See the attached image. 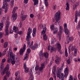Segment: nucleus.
<instances>
[{"instance_id":"nucleus-47","label":"nucleus","mask_w":80,"mask_h":80,"mask_svg":"<svg viewBox=\"0 0 80 80\" xmlns=\"http://www.w3.org/2000/svg\"><path fill=\"white\" fill-rule=\"evenodd\" d=\"M2 8H0V15H1L2 14V12H3Z\"/></svg>"},{"instance_id":"nucleus-46","label":"nucleus","mask_w":80,"mask_h":80,"mask_svg":"<svg viewBox=\"0 0 80 80\" xmlns=\"http://www.w3.org/2000/svg\"><path fill=\"white\" fill-rule=\"evenodd\" d=\"M33 41H32L31 45L30 46V48H31V47H33Z\"/></svg>"},{"instance_id":"nucleus-14","label":"nucleus","mask_w":80,"mask_h":80,"mask_svg":"<svg viewBox=\"0 0 80 80\" xmlns=\"http://www.w3.org/2000/svg\"><path fill=\"white\" fill-rule=\"evenodd\" d=\"M37 47H38V44L36 43L32 47H31V49L33 50H35L36 48H37Z\"/></svg>"},{"instance_id":"nucleus-11","label":"nucleus","mask_w":80,"mask_h":80,"mask_svg":"<svg viewBox=\"0 0 80 80\" xmlns=\"http://www.w3.org/2000/svg\"><path fill=\"white\" fill-rule=\"evenodd\" d=\"M24 68L25 69V73H28L29 71V69L26 67V63H24Z\"/></svg>"},{"instance_id":"nucleus-64","label":"nucleus","mask_w":80,"mask_h":80,"mask_svg":"<svg viewBox=\"0 0 80 80\" xmlns=\"http://www.w3.org/2000/svg\"><path fill=\"white\" fill-rule=\"evenodd\" d=\"M28 80H33V77H32V78L29 77V78Z\"/></svg>"},{"instance_id":"nucleus-20","label":"nucleus","mask_w":80,"mask_h":80,"mask_svg":"<svg viewBox=\"0 0 80 80\" xmlns=\"http://www.w3.org/2000/svg\"><path fill=\"white\" fill-rule=\"evenodd\" d=\"M13 20H15L17 18V13H13V15L12 16Z\"/></svg>"},{"instance_id":"nucleus-56","label":"nucleus","mask_w":80,"mask_h":80,"mask_svg":"<svg viewBox=\"0 0 80 80\" xmlns=\"http://www.w3.org/2000/svg\"><path fill=\"white\" fill-rule=\"evenodd\" d=\"M37 74L38 75H39L40 74V72H36V73H35V74Z\"/></svg>"},{"instance_id":"nucleus-28","label":"nucleus","mask_w":80,"mask_h":80,"mask_svg":"<svg viewBox=\"0 0 80 80\" xmlns=\"http://www.w3.org/2000/svg\"><path fill=\"white\" fill-rule=\"evenodd\" d=\"M77 30H80V21H79L78 24V25L76 27Z\"/></svg>"},{"instance_id":"nucleus-25","label":"nucleus","mask_w":80,"mask_h":80,"mask_svg":"<svg viewBox=\"0 0 80 80\" xmlns=\"http://www.w3.org/2000/svg\"><path fill=\"white\" fill-rule=\"evenodd\" d=\"M32 1L34 2V5L35 6L38 3V0H32Z\"/></svg>"},{"instance_id":"nucleus-55","label":"nucleus","mask_w":80,"mask_h":80,"mask_svg":"<svg viewBox=\"0 0 80 80\" xmlns=\"http://www.w3.org/2000/svg\"><path fill=\"white\" fill-rule=\"evenodd\" d=\"M28 0H24V3L27 4L28 3Z\"/></svg>"},{"instance_id":"nucleus-18","label":"nucleus","mask_w":80,"mask_h":80,"mask_svg":"<svg viewBox=\"0 0 80 80\" xmlns=\"http://www.w3.org/2000/svg\"><path fill=\"white\" fill-rule=\"evenodd\" d=\"M67 43H69V42L70 41H72L73 40V38L72 37H70L69 38V37L68 36L67 37Z\"/></svg>"},{"instance_id":"nucleus-41","label":"nucleus","mask_w":80,"mask_h":80,"mask_svg":"<svg viewBox=\"0 0 80 80\" xmlns=\"http://www.w3.org/2000/svg\"><path fill=\"white\" fill-rule=\"evenodd\" d=\"M27 47H29L30 46V41H27Z\"/></svg>"},{"instance_id":"nucleus-15","label":"nucleus","mask_w":80,"mask_h":80,"mask_svg":"<svg viewBox=\"0 0 80 80\" xmlns=\"http://www.w3.org/2000/svg\"><path fill=\"white\" fill-rule=\"evenodd\" d=\"M70 50H72V51H73L75 50V47H73L72 45H70L69 46V52L70 53Z\"/></svg>"},{"instance_id":"nucleus-7","label":"nucleus","mask_w":80,"mask_h":80,"mask_svg":"<svg viewBox=\"0 0 80 80\" xmlns=\"http://www.w3.org/2000/svg\"><path fill=\"white\" fill-rule=\"evenodd\" d=\"M64 27L66 35H69L70 34V32H69V30L67 28V24L65 23L64 24Z\"/></svg>"},{"instance_id":"nucleus-59","label":"nucleus","mask_w":80,"mask_h":80,"mask_svg":"<svg viewBox=\"0 0 80 80\" xmlns=\"http://www.w3.org/2000/svg\"><path fill=\"white\" fill-rule=\"evenodd\" d=\"M70 1L73 3H75V0H70Z\"/></svg>"},{"instance_id":"nucleus-45","label":"nucleus","mask_w":80,"mask_h":80,"mask_svg":"<svg viewBox=\"0 0 80 80\" xmlns=\"http://www.w3.org/2000/svg\"><path fill=\"white\" fill-rule=\"evenodd\" d=\"M26 18V16H25V15H23L22 16V20H24Z\"/></svg>"},{"instance_id":"nucleus-32","label":"nucleus","mask_w":80,"mask_h":80,"mask_svg":"<svg viewBox=\"0 0 80 80\" xmlns=\"http://www.w3.org/2000/svg\"><path fill=\"white\" fill-rule=\"evenodd\" d=\"M8 46V42H5L4 44V48H7V47Z\"/></svg>"},{"instance_id":"nucleus-33","label":"nucleus","mask_w":80,"mask_h":80,"mask_svg":"<svg viewBox=\"0 0 80 80\" xmlns=\"http://www.w3.org/2000/svg\"><path fill=\"white\" fill-rule=\"evenodd\" d=\"M59 33H60V32H61V33L62 32V30H63V28L62 27V26H60L59 27Z\"/></svg>"},{"instance_id":"nucleus-54","label":"nucleus","mask_w":80,"mask_h":80,"mask_svg":"<svg viewBox=\"0 0 80 80\" xmlns=\"http://www.w3.org/2000/svg\"><path fill=\"white\" fill-rule=\"evenodd\" d=\"M65 56L66 57H68V53L67 52V51H65Z\"/></svg>"},{"instance_id":"nucleus-38","label":"nucleus","mask_w":80,"mask_h":80,"mask_svg":"<svg viewBox=\"0 0 80 80\" xmlns=\"http://www.w3.org/2000/svg\"><path fill=\"white\" fill-rule=\"evenodd\" d=\"M39 55H40V56H41V57H42V56H43V55L44 54H43V52H42V51H40V52L39 54Z\"/></svg>"},{"instance_id":"nucleus-51","label":"nucleus","mask_w":80,"mask_h":80,"mask_svg":"<svg viewBox=\"0 0 80 80\" xmlns=\"http://www.w3.org/2000/svg\"><path fill=\"white\" fill-rule=\"evenodd\" d=\"M31 52V51L30 50V48H28L27 49V52L28 53H30Z\"/></svg>"},{"instance_id":"nucleus-60","label":"nucleus","mask_w":80,"mask_h":80,"mask_svg":"<svg viewBox=\"0 0 80 80\" xmlns=\"http://www.w3.org/2000/svg\"><path fill=\"white\" fill-rule=\"evenodd\" d=\"M3 80H7V76H4L3 78Z\"/></svg>"},{"instance_id":"nucleus-22","label":"nucleus","mask_w":80,"mask_h":80,"mask_svg":"<svg viewBox=\"0 0 80 80\" xmlns=\"http://www.w3.org/2000/svg\"><path fill=\"white\" fill-rule=\"evenodd\" d=\"M13 29V32H14L16 33H17V32L18 30V28L15 26H14Z\"/></svg>"},{"instance_id":"nucleus-63","label":"nucleus","mask_w":80,"mask_h":80,"mask_svg":"<svg viewBox=\"0 0 80 80\" xmlns=\"http://www.w3.org/2000/svg\"><path fill=\"white\" fill-rule=\"evenodd\" d=\"M30 16L31 18H33L34 17V15L32 14H30Z\"/></svg>"},{"instance_id":"nucleus-40","label":"nucleus","mask_w":80,"mask_h":80,"mask_svg":"<svg viewBox=\"0 0 80 80\" xmlns=\"http://www.w3.org/2000/svg\"><path fill=\"white\" fill-rule=\"evenodd\" d=\"M39 67L38 66V65H36L35 68V70L37 71V70H39Z\"/></svg>"},{"instance_id":"nucleus-9","label":"nucleus","mask_w":80,"mask_h":80,"mask_svg":"<svg viewBox=\"0 0 80 80\" xmlns=\"http://www.w3.org/2000/svg\"><path fill=\"white\" fill-rule=\"evenodd\" d=\"M60 61H61V58L60 57H58V56L56 55V60H55V63L58 65Z\"/></svg>"},{"instance_id":"nucleus-27","label":"nucleus","mask_w":80,"mask_h":80,"mask_svg":"<svg viewBox=\"0 0 80 80\" xmlns=\"http://www.w3.org/2000/svg\"><path fill=\"white\" fill-rule=\"evenodd\" d=\"M3 23L1 22L0 23V31L2 30V28H3Z\"/></svg>"},{"instance_id":"nucleus-49","label":"nucleus","mask_w":80,"mask_h":80,"mask_svg":"<svg viewBox=\"0 0 80 80\" xmlns=\"http://www.w3.org/2000/svg\"><path fill=\"white\" fill-rule=\"evenodd\" d=\"M28 58V54H26V56H25L24 58V60H25L26 59H27V58Z\"/></svg>"},{"instance_id":"nucleus-1","label":"nucleus","mask_w":80,"mask_h":80,"mask_svg":"<svg viewBox=\"0 0 80 80\" xmlns=\"http://www.w3.org/2000/svg\"><path fill=\"white\" fill-rule=\"evenodd\" d=\"M64 75H63V73H61L59 72V70H58L56 71V74L58 78H59V80L61 79V80H65V77L66 78L67 77L68 73L69 72V70L68 69V68L66 67L64 69Z\"/></svg>"},{"instance_id":"nucleus-42","label":"nucleus","mask_w":80,"mask_h":80,"mask_svg":"<svg viewBox=\"0 0 80 80\" xmlns=\"http://www.w3.org/2000/svg\"><path fill=\"white\" fill-rule=\"evenodd\" d=\"M40 10L42 12H43L44 11V6H42V8H41Z\"/></svg>"},{"instance_id":"nucleus-3","label":"nucleus","mask_w":80,"mask_h":80,"mask_svg":"<svg viewBox=\"0 0 80 80\" xmlns=\"http://www.w3.org/2000/svg\"><path fill=\"white\" fill-rule=\"evenodd\" d=\"M10 1V0H4L3 2V5L4 6H2V8L3 9H5V13H7L8 10V4H7V3L6 2H9Z\"/></svg>"},{"instance_id":"nucleus-21","label":"nucleus","mask_w":80,"mask_h":80,"mask_svg":"<svg viewBox=\"0 0 80 80\" xmlns=\"http://www.w3.org/2000/svg\"><path fill=\"white\" fill-rule=\"evenodd\" d=\"M53 32V34L54 35H55V34H56V33H58V29L57 28H55Z\"/></svg>"},{"instance_id":"nucleus-35","label":"nucleus","mask_w":80,"mask_h":80,"mask_svg":"<svg viewBox=\"0 0 80 80\" xmlns=\"http://www.w3.org/2000/svg\"><path fill=\"white\" fill-rule=\"evenodd\" d=\"M50 28L51 30H53L55 28V27L54 25H52L50 26Z\"/></svg>"},{"instance_id":"nucleus-39","label":"nucleus","mask_w":80,"mask_h":80,"mask_svg":"<svg viewBox=\"0 0 80 80\" xmlns=\"http://www.w3.org/2000/svg\"><path fill=\"white\" fill-rule=\"evenodd\" d=\"M6 72V75L8 77H10V72Z\"/></svg>"},{"instance_id":"nucleus-44","label":"nucleus","mask_w":80,"mask_h":80,"mask_svg":"<svg viewBox=\"0 0 80 80\" xmlns=\"http://www.w3.org/2000/svg\"><path fill=\"white\" fill-rule=\"evenodd\" d=\"M0 67H1V69H2V68H3V67H4V65L3 64V63H2L1 64Z\"/></svg>"},{"instance_id":"nucleus-2","label":"nucleus","mask_w":80,"mask_h":80,"mask_svg":"<svg viewBox=\"0 0 80 80\" xmlns=\"http://www.w3.org/2000/svg\"><path fill=\"white\" fill-rule=\"evenodd\" d=\"M60 12L58 11L55 14L54 17L55 18V20L56 21L55 22V24L57 25H60V21L59 20H60ZM58 23V24H57Z\"/></svg>"},{"instance_id":"nucleus-61","label":"nucleus","mask_w":80,"mask_h":80,"mask_svg":"<svg viewBox=\"0 0 80 80\" xmlns=\"http://www.w3.org/2000/svg\"><path fill=\"white\" fill-rule=\"evenodd\" d=\"M13 33V31H12V29L11 28L10 29V32L9 33L10 34L12 33Z\"/></svg>"},{"instance_id":"nucleus-19","label":"nucleus","mask_w":80,"mask_h":80,"mask_svg":"<svg viewBox=\"0 0 80 80\" xmlns=\"http://www.w3.org/2000/svg\"><path fill=\"white\" fill-rule=\"evenodd\" d=\"M29 75H30V77H33V70L32 69H30V72H29Z\"/></svg>"},{"instance_id":"nucleus-57","label":"nucleus","mask_w":80,"mask_h":80,"mask_svg":"<svg viewBox=\"0 0 80 80\" xmlns=\"http://www.w3.org/2000/svg\"><path fill=\"white\" fill-rule=\"evenodd\" d=\"M77 7L75 5H74L73 7V10H75V9H76V8H77Z\"/></svg>"},{"instance_id":"nucleus-36","label":"nucleus","mask_w":80,"mask_h":80,"mask_svg":"<svg viewBox=\"0 0 80 80\" xmlns=\"http://www.w3.org/2000/svg\"><path fill=\"white\" fill-rule=\"evenodd\" d=\"M43 55L46 58H47V57H48V54L47 53H45L43 54Z\"/></svg>"},{"instance_id":"nucleus-53","label":"nucleus","mask_w":80,"mask_h":80,"mask_svg":"<svg viewBox=\"0 0 80 80\" xmlns=\"http://www.w3.org/2000/svg\"><path fill=\"white\" fill-rule=\"evenodd\" d=\"M56 8H57V6L56 5H54L52 7V8L53 10L56 9Z\"/></svg>"},{"instance_id":"nucleus-50","label":"nucleus","mask_w":80,"mask_h":80,"mask_svg":"<svg viewBox=\"0 0 80 80\" xmlns=\"http://www.w3.org/2000/svg\"><path fill=\"white\" fill-rule=\"evenodd\" d=\"M18 33V34H19V35H22V31H17Z\"/></svg>"},{"instance_id":"nucleus-58","label":"nucleus","mask_w":80,"mask_h":80,"mask_svg":"<svg viewBox=\"0 0 80 80\" xmlns=\"http://www.w3.org/2000/svg\"><path fill=\"white\" fill-rule=\"evenodd\" d=\"M37 16H38V20L40 19V18H41V16H40V15L38 14V15Z\"/></svg>"},{"instance_id":"nucleus-24","label":"nucleus","mask_w":80,"mask_h":80,"mask_svg":"<svg viewBox=\"0 0 80 80\" xmlns=\"http://www.w3.org/2000/svg\"><path fill=\"white\" fill-rule=\"evenodd\" d=\"M5 20H6V17H4L2 18L1 23H4L5 22Z\"/></svg>"},{"instance_id":"nucleus-12","label":"nucleus","mask_w":80,"mask_h":80,"mask_svg":"<svg viewBox=\"0 0 80 80\" xmlns=\"http://www.w3.org/2000/svg\"><path fill=\"white\" fill-rule=\"evenodd\" d=\"M45 67V65L43 64H41V67L39 68V70L41 72H43V68Z\"/></svg>"},{"instance_id":"nucleus-29","label":"nucleus","mask_w":80,"mask_h":80,"mask_svg":"<svg viewBox=\"0 0 80 80\" xmlns=\"http://www.w3.org/2000/svg\"><path fill=\"white\" fill-rule=\"evenodd\" d=\"M58 35H59V40H61V38H62V32L61 31L60 32H60H58Z\"/></svg>"},{"instance_id":"nucleus-16","label":"nucleus","mask_w":80,"mask_h":80,"mask_svg":"<svg viewBox=\"0 0 80 80\" xmlns=\"http://www.w3.org/2000/svg\"><path fill=\"white\" fill-rule=\"evenodd\" d=\"M57 48L58 50H59V52H60L61 54H62V52H60V51H61L60 50V49H61V45H60V44L59 43H58L57 44Z\"/></svg>"},{"instance_id":"nucleus-62","label":"nucleus","mask_w":80,"mask_h":80,"mask_svg":"<svg viewBox=\"0 0 80 80\" xmlns=\"http://www.w3.org/2000/svg\"><path fill=\"white\" fill-rule=\"evenodd\" d=\"M70 59H68L67 61V63L68 64H70Z\"/></svg>"},{"instance_id":"nucleus-30","label":"nucleus","mask_w":80,"mask_h":80,"mask_svg":"<svg viewBox=\"0 0 80 80\" xmlns=\"http://www.w3.org/2000/svg\"><path fill=\"white\" fill-rule=\"evenodd\" d=\"M17 9H18V7H17L14 8L12 13H15V12L16 11V10H17Z\"/></svg>"},{"instance_id":"nucleus-4","label":"nucleus","mask_w":80,"mask_h":80,"mask_svg":"<svg viewBox=\"0 0 80 80\" xmlns=\"http://www.w3.org/2000/svg\"><path fill=\"white\" fill-rule=\"evenodd\" d=\"M10 57L11 58L10 60L11 62H12V65H14L15 63V56L13 55V52H10Z\"/></svg>"},{"instance_id":"nucleus-34","label":"nucleus","mask_w":80,"mask_h":80,"mask_svg":"<svg viewBox=\"0 0 80 80\" xmlns=\"http://www.w3.org/2000/svg\"><path fill=\"white\" fill-rule=\"evenodd\" d=\"M45 1V4L46 7H47L48 5V2H47V0H43Z\"/></svg>"},{"instance_id":"nucleus-31","label":"nucleus","mask_w":80,"mask_h":80,"mask_svg":"<svg viewBox=\"0 0 80 80\" xmlns=\"http://www.w3.org/2000/svg\"><path fill=\"white\" fill-rule=\"evenodd\" d=\"M66 5L67 6L66 10H69V4L68 3H66Z\"/></svg>"},{"instance_id":"nucleus-6","label":"nucleus","mask_w":80,"mask_h":80,"mask_svg":"<svg viewBox=\"0 0 80 80\" xmlns=\"http://www.w3.org/2000/svg\"><path fill=\"white\" fill-rule=\"evenodd\" d=\"M9 67L10 65L8 64L5 68L3 71V72H1V75L2 76L4 75L5 74V73H6V72H8V70H9Z\"/></svg>"},{"instance_id":"nucleus-5","label":"nucleus","mask_w":80,"mask_h":80,"mask_svg":"<svg viewBox=\"0 0 80 80\" xmlns=\"http://www.w3.org/2000/svg\"><path fill=\"white\" fill-rule=\"evenodd\" d=\"M46 30H47V28L45 27L43 28L42 31L41 32L42 34L43 35V38L44 40H47L48 39L47 38V36L45 34V32H46Z\"/></svg>"},{"instance_id":"nucleus-8","label":"nucleus","mask_w":80,"mask_h":80,"mask_svg":"<svg viewBox=\"0 0 80 80\" xmlns=\"http://www.w3.org/2000/svg\"><path fill=\"white\" fill-rule=\"evenodd\" d=\"M25 50H26V45L24 44L23 45L22 49H21L20 50V54L21 55H23V53L25 52Z\"/></svg>"},{"instance_id":"nucleus-43","label":"nucleus","mask_w":80,"mask_h":80,"mask_svg":"<svg viewBox=\"0 0 80 80\" xmlns=\"http://www.w3.org/2000/svg\"><path fill=\"white\" fill-rule=\"evenodd\" d=\"M36 32H37V29L35 28H34L33 30V33H36Z\"/></svg>"},{"instance_id":"nucleus-13","label":"nucleus","mask_w":80,"mask_h":80,"mask_svg":"<svg viewBox=\"0 0 80 80\" xmlns=\"http://www.w3.org/2000/svg\"><path fill=\"white\" fill-rule=\"evenodd\" d=\"M27 35H30L32 32V29L31 28H29L28 30Z\"/></svg>"},{"instance_id":"nucleus-37","label":"nucleus","mask_w":80,"mask_h":80,"mask_svg":"<svg viewBox=\"0 0 80 80\" xmlns=\"http://www.w3.org/2000/svg\"><path fill=\"white\" fill-rule=\"evenodd\" d=\"M56 42V40H55V39L53 38L52 39V41L51 42L53 44L55 42Z\"/></svg>"},{"instance_id":"nucleus-48","label":"nucleus","mask_w":80,"mask_h":80,"mask_svg":"<svg viewBox=\"0 0 80 80\" xmlns=\"http://www.w3.org/2000/svg\"><path fill=\"white\" fill-rule=\"evenodd\" d=\"M69 80H73V77L71 75L69 76Z\"/></svg>"},{"instance_id":"nucleus-17","label":"nucleus","mask_w":80,"mask_h":80,"mask_svg":"<svg viewBox=\"0 0 80 80\" xmlns=\"http://www.w3.org/2000/svg\"><path fill=\"white\" fill-rule=\"evenodd\" d=\"M10 21H8V20H6V26L5 27L6 28H8L9 27V25H10Z\"/></svg>"},{"instance_id":"nucleus-26","label":"nucleus","mask_w":80,"mask_h":80,"mask_svg":"<svg viewBox=\"0 0 80 80\" xmlns=\"http://www.w3.org/2000/svg\"><path fill=\"white\" fill-rule=\"evenodd\" d=\"M30 38H31L30 35H27L26 38V41H30Z\"/></svg>"},{"instance_id":"nucleus-23","label":"nucleus","mask_w":80,"mask_h":80,"mask_svg":"<svg viewBox=\"0 0 80 80\" xmlns=\"http://www.w3.org/2000/svg\"><path fill=\"white\" fill-rule=\"evenodd\" d=\"M5 32L6 33V35H8L9 34V31H8V28H6L5 30Z\"/></svg>"},{"instance_id":"nucleus-10","label":"nucleus","mask_w":80,"mask_h":80,"mask_svg":"<svg viewBox=\"0 0 80 80\" xmlns=\"http://www.w3.org/2000/svg\"><path fill=\"white\" fill-rule=\"evenodd\" d=\"M19 75H20V72H16L15 74V76L16 77L15 78V80H20V78L19 76Z\"/></svg>"},{"instance_id":"nucleus-52","label":"nucleus","mask_w":80,"mask_h":80,"mask_svg":"<svg viewBox=\"0 0 80 80\" xmlns=\"http://www.w3.org/2000/svg\"><path fill=\"white\" fill-rule=\"evenodd\" d=\"M22 22H20L18 26L20 28H22Z\"/></svg>"}]
</instances>
